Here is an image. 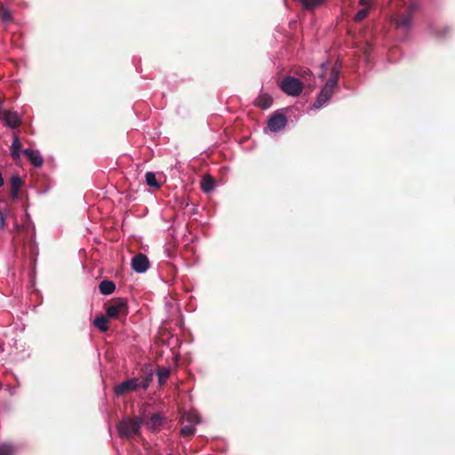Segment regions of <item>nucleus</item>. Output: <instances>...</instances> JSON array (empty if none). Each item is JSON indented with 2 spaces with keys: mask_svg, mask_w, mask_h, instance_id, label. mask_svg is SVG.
<instances>
[{
  "mask_svg": "<svg viewBox=\"0 0 455 455\" xmlns=\"http://www.w3.org/2000/svg\"><path fill=\"white\" fill-rule=\"evenodd\" d=\"M143 419L140 418H129L120 421L117 431L122 438H132L140 434Z\"/></svg>",
  "mask_w": 455,
  "mask_h": 455,
  "instance_id": "nucleus-1",
  "label": "nucleus"
},
{
  "mask_svg": "<svg viewBox=\"0 0 455 455\" xmlns=\"http://www.w3.org/2000/svg\"><path fill=\"white\" fill-rule=\"evenodd\" d=\"M106 315L109 319L125 318L129 313L125 299H114L109 305H105Z\"/></svg>",
  "mask_w": 455,
  "mask_h": 455,
  "instance_id": "nucleus-2",
  "label": "nucleus"
},
{
  "mask_svg": "<svg viewBox=\"0 0 455 455\" xmlns=\"http://www.w3.org/2000/svg\"><path fill=\"white\" fill-rule=\"evenodd\" d=\"M281 90L289 96H299L304 88V84L296 77L285 76L280 84Z\"/></svg>",
  "mask_w": 455,
  "mask_h": 455,
  "instance_id": "nucleus-3",
  "label": "nucleus"
},
{
  "mask_svg": "<svg viewBox=\"0 0 455 455\" xmlns=\"http://www.w3.org/2000/svg\"><path fill=\"white\" fill-rule=\"evenodd\" d=\"M139 389V378L128 379L122 383L116 385L114 392L116 396L124 395L127 393Z\"/></svg>",
  "mask_w": 455,
  "mask_h": 455,
  "instance_id": "nucleus-4",
  "label": "nucleus"
},
{
  "mask_svg": "<svg viewBox=\"0 0 455 455\" xmlns=\"http://www.w3.org/2000/svg\"><path fill=\"white\" fill-rule=\"evenodd\" d=\"M418 5L411 4L405 13L401 14L396 20V25L400 28L409 30L411 28L413 13L417 10Z\"/></svg>",
  "mask_w": 455,
  "mask_h": 455,
  "instance_id": "nucleus-5",
  "label": "nucleus"
},
{
  "mask_svg": "<svg viewBox=\"0 0 455 455\" xmlns=\"http://www.w3.org/2000/svg\"><path fill=\"white\" fill-rule=\"evenodd\" d=\"M336 88L337 87L325 84L314 102L313 108H320L323 106L331 99Z\"/></svg>",
  "mask_w": 455,
  "mask_h": 455,
  "instance_id": "nucleus-6",
  "label": "nucleus"
},
{
  "mask_svg": "<svg viewBox=\"0 0 455 455\" xmlns=\"http://www.w3.org/2000/svg\"><path fill=\"white\" fill-rule=\"evenodd\" d=\"M287 124V118L282 113H275L267 122V127L271 132H278L283 129Z\"/></svg>",
  "mask_w": 455,
  "mask_h": 455,
  "instance_id": "nucleus-7",
  "label": "nucleus"
},
{
  "mask_svg": "<svg viewBox=\"0 0 455 455\" xmlns=\"http://www.w3.org/2000/svg\"><path fill=\"white\" fill-rule=\"evenodd\" d=\"M132 267L137 273H144L149 267V261L146 255L139 253L132 258Z\"/></svg>",
  "mask_w": 455,
  "mask_h": 455,
  "instance_id": "nucleus-8",
  "label": "nucleus"
},
{
  "mask_svg": "<svg viewBox=\"0 0 455 455\" xmlns=\"http://www.w3.org/2000/svg\"><path fill=\"white\" fill-rule=\"evenodd\" d=\"M142 419L143 424H145L148 429L156 431L160 429L165 420V418L161 413H154L149 417V419H146L144 417Z\"/></svg>",
  "mask_w": 455,
  "mask_h": 455,
  "instance_id": "nucleus-9",
  "label": "nucleus"
},
{
  "mask_svg": "<svg viewBox=\"0 0 455 455\" xmlns=\"http://www.w3.org/2000/svg\"><path fill=\"white\" fill-rule=\"evenodd\" d=\"M0 118L8 127L12 129L19 127L21 124V120L19 115L12 111H4Z\"/></svg>",
  "mask_w": 455,
  "mask_h": 455,
  "instance_id": "nucleus-10",
  "label": "nucleus"
},
{
  "mask_svg": "<svg viewBox=\"0 0 455 455\" xmlns=\"http://www.w3.org/2000/svg\"><path fill=\"white\" fill-rule=\"evenodd\" d=\"M23 154L35 167L42 166L44 161L38 151L27 148L23 150Z\"/></svg>",
  "mask_w": 455,
  "mask_h": 455,
  "instance_id": "nucleus-11",
  "label": "nucleus"
},
{
  "mask_svg": "<svg viewBox=\"0 0 455 455\" xmlns=\"http://www.w3.org/2000/svg\"><path fill=\"white\" fill-rule=\"evenodd\" d=\"M340 69H341V63L337 60L331 70L330 77L327 80L326 84H331L334 87H337L338 81L339 78Z\"/></svg>",
  "mask_w": 455,
  "mask_h": 455,
  "instance_id": "nucleus-12",
  "label": "nucleus"
},
{
  "mask_svg": "<svg viewBox=\"0 0 455 455\" xmlns=\"http://www.w3.org/2000/svg\"><path fill=\"white\" fill-rule=\"evenodd\" d=\"M11 196L14 200L18 197L19 190L23 185V181L18 175H13L10 180Z\"/></svg>",
  "mask_w": 455,
  "mask_h": 455,
  "instance_id": "nucleus-13",
  "label": "nucleus"
},
{
  "mask_svg": "<svg viewBox=\"0 0 455 455\" xmlns=\"http://www.w3.org/2000/svg\"><path fill=\"white\" fill-rule=\"evenodd\" d=\"M273 103L272 97L267 93H261L255 100V105L261 109H267Z\"/></svg>",
  "mask_w": 455,
  "mask_h": 455,
  "instance_id": "nucleus-14",
  "label": "nucleus"
},
{
  "mask_svg": "<svg viewBox=\"0 0 455 455\" xmlns=\"http://www.w3.org/2000/svg\"><path fill=\"white\" fill-rule=\"evenodd\" d=\"M99 290L103 295H110L115 291L116 284L113 281L106 279L100 283Z\"/></svg>",
  "mask_w": 455,
  "mask_h": 455,
  "instance_id": "nucleus-15",
  "label": "nucleus"
},
{
  "mask_svg": "<svg viewBox=\"0 0 455 455\" xmlns=\"http://www.w3.org/2000/svg\"><path fill=\"white\" fill-rule=\"evenodd\" d=\"M108 317L107 315H98L92 322V324L101 332H106L108 330Z\"/></svg>",
  "mask_w": 455,
  "mask_h": 455,
  "instance_id": "nucleus-16",
  "label": "nucleus"
},
{
  "mask_svg": "<svg viewBox=\"0 0 455 455\" xmlns=\"http://www.w3.org/2000/svg\"><path fill=\"white\" fill-rule=\"evenodd\" d=\"M214 185L215 180L211 175L206 174L203 177L201 180V188L203 192L210 193L214 188Z\"/></svg>",
  "mask_w": 455,
  "mask_h": 455,
  "instance_id": "nucleus-17",
  "label": "nucleus"
},
{
  "mask_svg": "<svg viewBox=\"0 0 455 455\" xmlns=\"http://www.w3.org/2000/svg\"><path fill=\"white\" fill-rule=\"evenodd\" d=\"M156 374L158 377L159 385L163 386L165 384L166 380L168 379V378L171 374V369L168 367L159 368L156 371Z\"/></svg>",
  "mask_w": 455,
  "mask_h": 455,
  "instance_id": "nucleus-18",
  "label": "nucleus"
},
{
  "mask_svg": "<svg viewBox=\"0 0 455 455\" xmlns=\"http://www.w3.org/2000/svg\"><path fill=\"white\" fill-rule=\"evenodd\" d=\"M20 148H21V144L20 142V140L17 136H14L13 141L11 146V155L13 159L20 158Z\"/></svg>",
  "mask_w": 455,
  "mask_h": 455,
  "instance_id": "nucleus-19",
  "label": "nucleus"
},
{
  "mask_svg": "<svg viewBox=\"0 0 455 455\" xmlns=\"http://www.w3.org/2000/svg\"><path fill=\"white\" fill-rule=\"evenodd\" d=\"M147 185L155 188H160L161 185L156 180V175L154 172H148L145 175Z\"/></svg>",
  "mask_w": 455,
  "mask_h": 455,
  "instance_id": "nucleus-20",
  "label": "nucleus"
},
{
  "mask_svg": "<svg viewBox=\"0 0 455 455\" xmlns=\"http://www.w3.org/2000/svg\"><path fill=\"white\" fill-rule=\"evenodd\" d=\"M0 20L3 22L9 23L12 21V15L11 12L4 5L0 6Z\"/></svg>",
  "mask_w": 455,
  "mask_h": 455,
  "instance_id": "nucleus-21",
  "label": "nucleus"
},
{
  "mask_svg": "<svg viewBox=\"0 0 455 455\" xmlns=\"http://www.w3.org/2000/svg\"><path fill=\"white\" fill-rule=\"evenodd\" d=\"M195 427L187 425L180 430V435L184 437H192L195 435Z\"/></svg>",
  "mask_w": 455,
  "mask_h": 455,
  "instance_id": "nucleus-22",
  "label": "nucleus"
},
{
  "mask_svg": "<svg viewBox=\"0 0 455 455\" xmlns=\"http://www.w3.org/2000/svg\"><path fill=\"white\" fill-rule=\"evenodd\" d=\"M151 380H152V374L145 376L142 379H139V388H142L143 390L148 389Z\"/></svg>",
  "mask_w": 455,
  "mask_h": 455,
  "instance_id": "nucleus-23",
  "label": "nucleus"
},
{
  "mask_svg": "<svg viewBox=\"0 0 455 455\" xmlns=\"http://www.w3.org/2000/svg\"><path fill=\"white\" fill-rule=\"evenodd\" d=\"M368 13H369V8L368 7L363 8L356 12V14L355 16V20L356 21H362L363 20H364L367 17Z\"/></svg>",
  "mask_w": 455,
  "mask_h": 455,
  "instance_id": "nucleus-24",
  "label": "nucleus"
},
{
  "mask_svg": "<svg viewBox=\"0 0 455 455\" xmlns=\"http://www.w3.org/2000/svg\"><path fill=\"white\" fill-rule=\"evenodd\" d=\"M0 455H13V449L11 445H0Z\"/></svg>",
  "mask_w": 455,
  "mask_h": 455,
  "instance_id": "nucleus-25",
  "label": "nucleus"
},
{
  "mask_svg": "<svg viewBox=\"0 0 455 455\" xmlns=\"http://www.w3.org/2000/svg\"><path fill=\"white\" fill-rule=\"evenodd\" d=\"M299 75L304 78L306 82L313 76L312 71L308 68L302 70Z\"/></svg>",
  "mask_w": 455,
  "mask_h": 455,
  "instance_id": "nucleus-26",
  "label": "nucleus"
},
{
  "mask_svg": "<svg viewBox=\"0 0 455 455\" xmlns=\"http://www.w3.org/2000/svg\"><path fill=\"white\" fill-rule=\"evenodd\" d=\"M371 0H359L361 5L369 6Z\"/></svg>",
  "mask_w": 455,
  "mask_h": 455,
  "instance_id": "nucleus-27",
  "label": "nucleus"
},
{
  "mask_svg": "<svg viewBox=\"0 0 455 455\" xmlns=\"http://www.w3.org/2000/svg\"><path fill=\"white\" fill-rule=\"evenodd\" d=\"M326 67H327V64L326 63H322L321 64V68L323 69V73L320 74V77H323L324 76V71L326 70Z\"/></svg>",
  "mask_w": 455,
  "mask_h": 455,
  "instance_id": "nucleus-28",
  "label": "nucleus"
},
{
  "mask_svg": "<svg viewBox=\"0 0 455 455\" xmlns=\"http://www.w3.org/2000/svg\"><path fill=\"white\" fill-rule=\"evenodd\" d=\"M4 185V179L2 173L0 172V188Z\"/></svg>",
  "mask_w": 455,
  "mask_h": 455,
  "instance_id": "nucleus-29",
  "label": "nucleus"
}]
</instances>
